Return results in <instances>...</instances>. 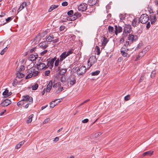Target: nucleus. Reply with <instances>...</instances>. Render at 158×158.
<instances>
[{"label":"nucleus","mask_w":158,"mask_h":158,"mask_svg":"<svg viewBox=\"0 0 158 158\" xmlns=\"http://www.w3.org/2000/svg\"><path fill=\"white\" fill-rule=\"evenodd\" d=\"M59 35L56 32L50 34L46 38V41L49 42L53 41L54 43L57 42L59 41V39L57 38Z\"/></svg>","instance_id":"nucleus-1"},{"label":"nucleus","mask_w":158,"mask_h":158,"mask_svg":"<svg viewBox=\"0 0 158 158\" xmlns=\"http://www.w3.org/2000/svg\"><path fill=\"white\" fill-rule=\"evenodd\" d=\"M27 75L26 77V79L30 78L32 77H35L39 73L37 71H35L34 68L32 67L28 70Z\"/></svg>","instance_id":"nucleus-2"},{"label":"nucleus","mask_w":158,"mask_h":158,"mask_svg":"<svg viewBox=\"0 0 158 158\" xmlns=\"http://www.w3.org/2000/svg\"><path fill=\"white\" fill-rule=\"evenodd\" d=\"M86 69V67L85 66H82L76 68V72L77 75L81 76L85 73Z\"/></svg>","instance_id":"nucleus-3"},{"label":"nucleus","mask_w":158,"mask_h":158,"mask_svg":"<svg viewBox=\"0 0 158 158\" xmlns=\"http://www.w3.org/2000/svg\"><path fill=\"white\" fill-rule=\"evenodd\" d=\"M73 53V50L72 49H70L67 52H64L60 56V60H61L62 61L65 59L67 57L72 54Z\"/></svg>","instance_id":"nucleus-4"},{"label":"nucleus","mask_w":158,"mask_h":158,"mask_svg":"<svg viewBox=\"0 0 158 158\" xmlns=\"http://www.w3.org/2000/svg\"><path fill=\"white\" fill-rule=\"evenodd\" d=\"M140 23L144 24L147 23L149 20V16L146 14H143L139 18Z\"/></svg>","instance_id":"nucleus-5"},{"label":"nucleus","mask_w":158,"mask_h":158,"mask_svg":"<svg viewBox=\"0 0 158 158\" xmlns=\"http://www.w3.org/2000/svg\"><path fill=\"white\" fill-rule=\"evenodd\" d=\"M97 61V59L95 56H92L89 59L88 61V64L89 67L94 65Z\"/></svg>","instance_id":"nucleus-6"},{"label":"nucleus","mask_w":158,"mask_h":158,"mask_svg":"<svg viewBox=\"0 0 158 158\" xmlns=\"http://www.w3.org/2000/svg\"><path fill=\"white\" fill-rule=\"evenodd\" d=\"M22 99L25 103L28 102H29L30 103H32L33 102L32 98L29 95L23 96Z\"/></svg>","instance_id":"nucleus-7"},{"label":"nucleus","mask_w":158,"mask_h":158,"mask_svg":"<svg viewBox=\"0 0 158 158\" xmlns=\"http://www.w3.org/2000/svg\"><path fill=\"white\" fill-rule=\"evenodd\" d=\"M87 5L85 3H81L78 6V10L81 12L85 11L87 10Z\"/></svg>","instance_id":"nucleus-8"},{"label":"nucleus","mask_w":158,"mask_h":158,"mask_svg":"<svg viewBox=\"0 0 158 158\" xmlns=\"http://www.w3.org/2000/svg\"><path fill=\"white\" fill-rule=\"evenodd\" d=\"M128 49L125 46H123L121 49V53L123 57H127L128 55L127 53Z\"/></svg>","instance_id":"nucleus-9"},{"label":"nucleus","mask_w":158,"mask_h":158,"mask_svg":"<svg viewBox=\"0 0 158 158\" xmlns=\"http://www.w3.org/2000/svg\"><path fill=\"white\" fill-rule=\"evenodd\" d=\"M37 68L39 70L46 69L47 68V65L43 63H39L36 64Z\"/></svg>","instance_id":"nucleus-10"},{"label":"nucleus","mask_w":158,"mask_h":158,"mask_svg":"<svg viewBox=\"0 0 158 158\" xmlns=\"http://www.w3.org/2000/svg\"><path fill=\"white\" fill-rule=\"evenodd\" d=\"M131 31V25L128 24L125 25L123 29V31L125 33H129Z\"/></svg>","instance_id":"nucleus-11"},{"label":"nucleus","mask_w":158,"mask_h":158,"mask_svg":"<svg viewBox=\"0 0 158 158\" xmlns=\"http://www.w3.org/2000/svg\"><path fill=\"white\" fill-rule=\"evenodd\" d=\"M46 33L45 32H44L43 33L40 34V33H39L37 36L35 37L34 39V41H35L36 43H38L39 41L40 40L41 38L44 37V35H43L44 34H46Z\"/></svg>","instance_id":"nucleus-12"},{"label":"nucleus","mask_w":158,"mask_h":158,"mask_svg":"<svg viewBox=\"0 0 158 158\" xmlns=\"http://www.w3.org/2000/svg\"><path fill=\"white\" fill-rule=\"evenodd\" d=\"M149 19L151 22V24H154L157 20L156 15L155 14L150 15V18H149Z\"/></svg>","instance_id":"nucleus-13"},{"label":"nucleus","mask_w":158,"mask_h":158,"mask_svg":"<svg viewBox=\"0 0 158 158\" xmlns=\"http://www.w3.org/2000/svg\"><path fill=\"white\" fill-rule=\"evenodd\" d=\"M46 65L47 68L49 67L50 69H51L53 67L54 62L51 59H48Z\"/></svg>","instance_id":"nucleus-14"},{"label":"nucleus","mask_w":158,"mask_h":158,"mask_svg":"<svg viewBox=\"0 0 158 158\" xmlns=\"http://www.w3.org/2000/svg\"><path fill=\"white\" fill-rule=\"evenodd\" d=\"M11 103V102L9 99H6L3 101L1 103V105L3 106H6L9 105Z\"/></svg>","instance_id":"nucleus-15"},{"label":"nucleus","mask_w":158,"mask_h":158,"mask_svg":"<svg viewBox=\"0 0 158 158\" xmlns=\"http://www.w3.org/2000/svg\"><path fill=\"white\" fill-rule=\"evenodd\" d=\"M38 57V55L37 53H35L34 54L31 55L29 58V60L31 61H33L35 60Z\"/></svg>","instance_id":"nucleus-16"},{"label":"nucleus","mask_w":158,"mask_h":158,"mask_svg":"<svg viewBox=\"0 0 158 158\" xmlns=\"http://www.w3.org/2000/svg\"><path fill=\"white\" fill-rule=\"evenodd\" d=\"M48 46L47 43L45 41L42 42L39 44V46L40 48L44 49L46 48Z\"/></svg>","instance_id":"nucleus-17"},{"label":"nucleus","mask_w":158,"mask_h":158,"mask_svg":"<svg viewBox=\"0 0 158 158\" xmlns=\"http://www.w3.org/2000/svg\"><path fill=\"white\" fill-rule=\"evenodd\" d=\"M115 33L116 35H117L118 33L121 32L122 31V28L120 26L118 27L117 25L115 26Z\"/></svg>","instance_id":"nucleus-18"},{"label":"nucleus","mask_w":158,"mask_h":158,"mask_svg":"<svg viewBox=\"0 0 158 158\" xmlns=\"http://www.w3.org/2000/svg\"><path fill=\"white\" fill-rule=\"evenodd\" d=\"M140 22L139 19H135L132 21V25L135 27L139 25V23Z\"/></svg>","instance_id":"nucleus-19"},{"label":"nucleus","mask_w":158,"mask_h":158,"mask_svg":"<svg viewBox=\"0 0 158 158\" xmlns=\"http://www.w3.org/2000/svg\"><path fill=\"white\" fill-rule=\"evenodd\" d=\"M136 36H135L133 35L129 34L128 37V40L130 41V44L132 43L134 40H136L135 38Z\"/></svg>","instance_id":"nucleus-20"},{"label":"nucleus","mask_w":158,"mask_h":158,"mask_svg":"<svg viewBox=\"0 0 158 158\" xmlns=\"http://www.w3.org/2000/svg\"><path fill=\"white\" fill-rule=\"evenodd\" d=\"M52 81H50L48 83V85L47 86L46 89V91L47 92H49L52 89Z\"/></svg>","instance_id":"nucleus-21"},{"label":"nucleus","mask_w":158,"mask_h":158,"mask_svg":"<svg viewBox=\"0 0 158 158\" xmlns=\"http://www.w3.org/2000/svg\"><path fill=\"white\" fill-rule=\"evenodd\" d=\"M12 94L11 92H9L8 90L7 89H6L4 92L2 94L5 97H6L9 96Z\"/></svg>","instance_id":"nucleus-22"},{"label":"nucleus","mask_w":158,"mask_h":158,"mask_svg":"<svg viewBox=\"0 0 158 158\" xmlns=\"http://www.w3.org/2000/svg\"><path fill=\"white\" fill-rule=\"evenodd\" d=\"M26 2H23L20 5L19 9L18 10V12H19L23 10L24 8V7L26 6Z\"/></svg>","instance_id":"nucleus-23"},{"label":"nucleus","mask_w":158,"mask_h":158,"mask_svg":"<svg viewBox=\"0 0 158 158\" xmlns=\"http://www.w3.org/2000/svg\"><path fill=\"white\" fill-rule=\"evenodd\" d=\"M153 151H148L144 152L142 155V156H150L152 154Z\"/></svg>","instance_id":"nucleus-24"},{"label":"nucleus","mask_w":158,"mask_h":158,"mask_svg":"<svg viewBox=\"0 0 158 158\" xmlns=\"http://www.w3.org/2000/svg\"><path fill=\"white\" fill-rule=\"evenodd\" d=\"M57 99H56L55 100L51 102L50 103V106L51 108H53L58 103H56V101H57Z\"/></svg>","instance_id":"nucleus-25"},{"label":"nucleus","mask_w":158,"mask_h":158,"mask_svg":"<svg viewBox=\"0 0 158 158\" xmlns=\"http://www.w3.org/2000/svg\"><path fill=\"white\" fill-rule=\"evenodd\" d=\"M108 42V40L105 36L102 39V42L103 46H105Z\"/></svg>","instance_id":"nucleus-26"},{"label":"nucleus","mask_w":158,"mask_h":158,"mask_svg":"<svg viewBox=\"0 0 158 158\" xmlns=\"http://www.w3.org/2000/svg\"><path fill=\"white\" fill-rule=\"evenodd\" d=\"M68 83H69L71 86L73 85L76 83V80L74 78L69 79L68 81Z\"/></svg>","instance_id":"nucleus-27"},{"label":"nucleus","mask_w":158,"mask_h":158,"mask_svg":"<svg viewBox=\"0 0 158 158\" xmlns=\"http://www.w3.org/2000/svg\"><path fill=\"white\" fill-rule=\"evenodd\" d=\"M97 0H89L88 3L90 6H93L96 4Z\"/></svg>","instance_id":"nucleus-28"},{"label":"nucleus","mask_w":158,"mask_h":158,"mask_svg":"<svg viewBox=\"0 0 158 158\" xmlns=\"http://www.w3.org/2000/svg\"><path fill=\"white\" fill-rule=\"evenodd\" d=\"M58 6V5H52L48 10V12H51L54 9L57 8Z\"/></svg>","instance_id":"nucleus-29"},{"label":"nucleus","mask_w":158,"mask_h":158,"mask_svg":"<svg viewBox=\"0 0 158 158\" xmlns=\"http://www.w3.org/2000/svg\"><path fill=\"white\" fill-rule=\"evenodd\" d=\"M108 31L110 34L113 33L114 31V27L112 26H109L108 27Z\"/></svg>","instance_id":"nucleus-30"},{"label":"nucleus","mask_w":158,"mask_h":158,"mask_svg":"<svg viewBox=\"0 0 158 158\" xmlns=\"http://www.w3.org/2000/svg\"><path fill=\"white\" fill-rule=\"evenodd\" d=\"M16 75L17 77L19 78H22L24 76V74L20 73V72H18L17 73Z\"/></svg>","instance_id":"nucleus-31"},{"label":"nucleus","mask_w":158,"mask_h":158,"mask_svg":"<svg viewBox=\"0 0 158 158\" xmlns=\"http://www.w3.org/2000/svg\"><path fill=\"white\" fill-rule=\"evenodd\" d=\"M62 61L59 58H58L56 60L55 62V66L56 67L58 66L59 65V63Z\"/></svg>","instance_id":"nucleus-32"},{"label":"nucleus","mask_w":158,"mask_h":158,"mask_svg":"<svg viewBox=\"0 0 158 158\" xmlns=\"http://www.w3.org/2000/svg\"><path fill=\"white\" fill-rule=\"evenodd\" d=\"M25 104L26 103H25L24 102L22 99L21 101L17 103V105L19 107H20L21 106H23V105Z\"/></svg>","instance_id":"nucleus-33"},{"label":"nucleus","mask_w":158,"mask_h":158,"mask_svg":"<svg viewBox=\"0 0 158 158\" xmlns=\"http://www.w3.org/2000/svg\"><path fill=\"white\" fill-rule=\"evenodd\" d=\"M33 114H31L29 116L28 119L27 121V123H31L32 120V118L33 116Z\"/></svg>","instance_id":"nucleus-34"},{"label":"nucleus","mask_w":158,"mask_h":158,"mask_svg":"<svg viewBox=\"0 0 158 158\" xmlns=\"http://www.w3.org/2000/svg\"><path fill=\"white\" fill-rule=\"evenodd\" d=\"M66 71L67 69H62L60 71V74L63 75L65 74Z\"/></svg>","instance_id":"nucleus-35"},{"label":"nucleus","mask_w":158,"mask_h":158,"mask_svg":"<svg viewBox=\"0 0 158 158\" xmlns=\"http://www.w3.org/2000/svg\"><path fill=\"white\" fill-rule=\"evenodd\" d=\"M63 90V87H59L58 89L56 90V94H58L61 91H62Z\"/></svg>","instance_id":"nucleus-36"},{"label":"nucleus","mask_w":158,"mask_h":158,"mask_svg":"<svg viewBox=\"0 0 158 158\" xmlns=\"http://www.w3.org/2000/svg\"><path fill=\"white\" fill-rule=\"evenodd\" d=\"M100 73V71L99 70H97L96 71L92 72L91 74L93 76H97Z\"/></svg>","instance_id":"nucleus-37"},{"label":"nucleus","mask_w":158,"mask_h":158,"mask_svg":"<svg viewBox=\"0 0 158 158\" xmlns=\"http://www.w3.org/2000/svg\"><path fill=\"white\" fill-rule=\"evenodd\" d=\"M143 52H142L139 53L138 55L137 56L136 59L135 60V61L139 60L142 56Z\"/></svg>","instance_id":"nucleus-38"},{"label":"nucleus","mask_w":158,"mask_h":158,"mask_svg":"<svg viewBox=\"0 0 158 158\" xmlns=\"http://www.w3.org/2000/svg\"><path fill=\"white\" fill-rule=\"evenodd\" d=\"M60 83H56L53 86V87L54 89H57L59 87H60Z\"/></svg>","instance_id":"nucleus-39"},{"label":"nucleus","mask_w":158,"mask_h":158,"mask_svg":"<svg viewBox=\"0 0 158 158\" xmlns=\"http://www.w3.org/2000/svg\"><path fill=\"white\" fill-rule=\"evenodd\" d=\"M38 87V85L37 84H35L34 85L32 86V89L33 90H36Z\"/></svg>","instance_id":"nucleus-40"},{"label":"nucleus","mask_w":158,"mask_h":158,"mask_svg":"<svg viewBox=\"0 0 158 158\" xmlns=\"http://www.w3.org/2000/svg\"><path fill=\"white\" fill-rule=\"evenodd\" d=\"M102 133V132H99L98 133H96L94 134V136L95 138L98 137L100 136L101 135Z\"/></svg>","instance_id":"nucleus-41"},{"label":"nucleus","mask_w":158,"mask_h":158,"mask_svg":"<svg viewBox=\"0 0 158 158\" xmlns=\"http://www.w3.org/2000/svg\"><path fill=\"white\" fill-rule=\"evenodd\" d=\"M96 51L97 52V55H98L100 54V48L98 46H96Z\"/></svg>","instance_id":"nucleus-42"},{"label":"nucleus","mask_w":158,"mask_h":158,"mask_svg":"<svg viewBox=\"0 0 158 158\" xmlns=\"http://www.w3.org/2000/svg\"><path fill=\"white\" fill-rule=\"evenodd\" d=\"M77 17L74 14L73 15H72L71 16V21H73L77 19Z\"/></svg>","instance_id":"nucleus-43"},{"label":"nucleus","mask_w":158,"mask_h":158,"mask_svg":"<svg viewBox=\"0 0 158 158\" xmlns=\"http://www.w3.org/2000/svg\"><path fill=\"white\" fill-rule=\"evenodd\" d=\"M7 47H6L4 48L1 51L0 53V54L1 55H3L4 52H5L7 50Z\"/></svg>","instance_id":"nucleus-44"},{"label":"nucleus","mask_w":158,"mask_h":158,"mask_svg":"<svg viewBox=\"0 0 158 158\" xmlns=\"http://www.w3.org/2000/svg\"><path fill=\"white\" fill-rule=\"evenodd\" d=\"M25 69V67L23 65H21L19 67L18 72H21V71L24 70Z\"/></svg>","instance_id":"nucleus-45"},{"label":"nucleus","mask_w":158,"mask_h":158,"mask_svg":"<svg viewBox=\"0 0 158 158\" xmlns=\"http://www.w3.org/2000/svg\"><path fill=\"white\" fill-rule=\"evenodd\" d=\"M144 75L143 74L142 75L141 77L139 80V83H140L144 80Z\"/></svg>","instance_id":"nucleus-46"},{"label":"nucleus","mask_w":158,"mask_h":158,"mask_svg":"<svg viewBox=\"0 0 158 158\" xmlns=\"http://www.w3.org/2000/svg\"><path fill=\"white\" fill-rule=\"evenodd\" d=\"M74 15L77 17H77H80L81 16V14L78 12H76L75 13Z\"/></svg>","instance_id":"nucleus-47"},{"label":"nucleus","mask_w":158,"mask_h":158,"mask_svg":"<svg viewBox=\"0 0 158 158\" xmlns=\"http://www.w3.org/2000/svg\"><path fill=\"white\" fill-rule=\"evenodd\" d=\"M130 99V95H128L126 96H125L124 97V99L125 101H128Z\"/></svg>","instance_id":"nucleus-48"},{"label":"nucleus","mask_w":158,"mask_h":158,"mask_svg":"<svg viewBox=\"0 0 158 158\" xmlns=\"http://www.w3.org/2000/svg\"><path fill=\"white\" fill-rule=\"evenodd\" d=\"M65 29V27L64 26L62 25L60 27V31L64 30Z\"/></svg>","instance_id":"nucleus-49"},{"label":"nucleus","mask_w":158,"mask_h":158,"mask_svg":"<svg viewBox=\"0 0 158 158\" xmlns=\"http://www.w3.org/2000/svg\"><path fill=\"white\" fill-rule=\"evenodd\" d=\"M17 82L16 81V79L14 80L13 82L12 83V85L14 86H15L17 85Z\"/></svg>","instance_id":"nucleus-50"},{"label":"nucleus","mask_w":158,"mask_h":158,"mask_svg":"<svg viewBox=\"0 0 158 158\" xmlns=\"http://www.w3.org/2000/svg\"><path fill=\"white\" fill-rule=\"evenodd\" d=\"M73 11L72 10H71L68 12L67 14L69 15H73Z\"/></svg>","instance_id":"nucleus-51"},{"label":"nucleus","mask_w":158,"mask_h":158,"mask_svg":"<svg viewBox=\"0 0 158 158\" xmlns=\"http://www.w3.org/2000/svg\"><path fill=\"white\" fill-rule=\"evenodd\" d=\"M31 103H30L29 102H28V103H26L25 104L26 105L24 106H23V107L25 108H28L29 105H30Z\"/></svg>","instance_id":"nucleus-52"},{"label":"nucleus","mask_w":158,"mask_h":158,"mask_svg":"<svg viewBox=\"0 0 158 158\" xmlns=\"http://www.w3.org/2000/svg\"><path fill=\"white\" fill-rule=\"evenodd\" d=\"M124 37L123 36L121 39L120 40V44L123 43L124 41Z\"/></svg>","instance_id":"nucleus-53"},{"label":"nucleus","mask_w":158,"mask_h":158,"mask_svg":"<svg viewBox=\"0 0 158 158\" xmlns=\"http://www.w3.org/2000/svg\"><path fill=\"white\" fill-rule=\"evenodd\" d=\"M148 10L150 12V13H153V11L151 7H149L148 8Z\"/></svg>","instance_id":"nucleus-54"},{"label":"nucleus","mask_w":158,"mask_h":158,"mask_svg":"<svg viewBox=\"0 0 158 158\" xmlns=\"http://www.w3.org/2000/svg\"><path fill=\"white\" fill-rule=\"evenodd\" d=\"M156 73V72L155 71H152L151 75V77L152 78H153L154 77L155 74Z\"/></svg>","instance_id":"nucleus-55"},{"label":"nucleus","mask_w":158,"mask_h":158,"mask_svg":"<svg viewBox=\"0 0 158 158\" xmlns=\"http://www.w3.org/2000/svg\"><path fill=\"white\" fill-rule=\"evenodd\" d=\"M89 121V120L88 119L86 118L85 119L82 121V122L83 123H87Z\"/></svg>","instance_id":"nucleus-56"},{"label":"nucleus","mask_w":158,"mask_h":158,"mask_svg":"<svg viewBox=\"0 0 158 158\" xmlns=\"http://www.w3.org/2000/svg\"><path fill=\"white\" fill-rule=\"evenodd\" d=\"M60 81L61 82L63 83L64 82H65V77H62L60 79Z\"/></svg>","instance_id":"nucleus-57"},{"label":"nucleus","mask_w":158,"mask_h":158,"mask_svg":"<svg viewBox=\"0 0 158 158\" xmlns=\"http://www.w3.org/2000/svg\"><path fill=\"white\" fill-rule=\"evenodd\" d=\"M47 52V50H45L42 52L41 53H40V54L41 55H43L45 54H46Z\"/></svg>","instance_id":"nucleus-58"},{"label":"nucleus","mask_w":158,"mask_h":158,"mask_svg":"<svg viewBox=\"0 0 158 158\" xmlns=\"http://www.w3.org/2000/svg\"><path fill=\"white\" fill-rule=\"evenodd\" d=\"M62 5L63 6H66L68 5V3L67 2H64L62 3Z\"/></svg>","instance_id":"nucleus-59"},{"label":"nucleus","mask_w":158,"mask_h":158,"mask_svg":"<svg viewBox=\"0 0 158 158\" xmlns=\"http://www.w3.org/2000/svg\"><path fill=\"white\" fill-rule=\"evenodd\" d=\"M151 27V25L150 22H148L147 24L146 27L147 29H148Z\"/></svg>","instance_id":"nucleus-60"},{"label":"nucleus","mask_w":158,"mask_h":158,"mask_svg":"<svg viewBox=\"0 0 158 158\" xmlns=\"http://www.w3.org/2000/svg\"><path fill=\"white\" fill-rule=\"evenodd\" d=\"M50 120V119L49 118H47L44 120V121L43 123L44 124L48 122Z\"/></svg>","instance_id":"nucleus-61"},{"label":"nucleus","mask_w":158,"mask_h":158,"mask_svg":"<svg viewBox=\"0 0 158 158\" xmlns=\"http://www.w3.org/2000/svg\"><path fill=\"white\" fill-rule=\"evenodd\" d=\"M59 140V137H56V138H55L53 140V141L56 142L57 141H58Z\"/></svg>","instance_id":"nucleus-62"},{"label":"nucleus","mask_w":158,"mask_h":158,"mask_svg":"<svg viewBox=\"0 0 158 158\" xmlns=\"http://www.w3.org/2000/svg\"><path fill=\"white\" fill-rule=\"evenodd\" d=\"M50 73V71L49 70H47L45 72V75L46 76H48L49 74Z\"/></svg>","instance_id":"nucleus-63"},{"label":"nucleus","mask_w":158,"mask_h":158,"mask_svg":"<svg viewBox=\"0 0 158 158\" xmlns=\"http://www.w3.org/2000/svg\"><path fill=\"white\" fill-rule=\"evenodd\" d=\"M130 41H127L123 46H125L126 47V46L130 44Z\"/></svg>","instance_id":"nucleus-64"}]
</instances>
